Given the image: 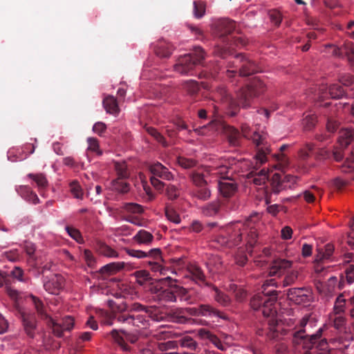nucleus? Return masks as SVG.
I'll return each mask as SVG.
<instances>
[{
    "label": "nucleus",
    "mask_w": 354,
    "mask_h": 354,
    "mask_svg": "<svg viewBox=\"0 0 354 354\" xmlns=\"http://www.w3.org/2000/svg\"><path fill=\"white\" fill-rule=\"evenodd\" d=\"M122 208L133 214H141L144 211L142 205L134 203H125L123 204Z\"/></svg>",
    "instance_id": "8fccbe9b"
},
{
    "label": "nucleus",
    "mask_w": 354,
    "mask_h": 354,
    "mask_svg": "<svg viewBox=\"0 0 354 354\" xmlns=\"http://www.w3.org/2000/svg\"><path fill=\"white\" fill-rule=\"evenodd\" d=\"M70 191L71 194L73 195L74 198L77 199H82L84 196L83 190L79 184V183L76 180L72 181L70 185Z\"/></svg>",
    "instance_id": "de8ad7c7"
},
{
    "label": "nucleus",
    "mask_w": 354,
    "mask_h": 354,
    "mask_svg": "<svg viewBox=\"0 0 354 354\" xmlns=\"http://www.w3.org/2000/svg\"><path fill=\"white\" fill-rule=\"evenodd\" d=\"M333 321L334 327L339 330V335L336 338V340L346 348L349 346L351 340H353V335L346 330L345 327L346 318L342 315H335L330 317Z\"/></svg>",
    "instance_id": "ddd939ff"
},
{
    "label": "nucleus",
    "mask_w": 354,
    "mask_h": 354,
    "mask_svg": "<svg viewBox=\"0 0 354 354\" xmlns=\"http://www.w3.org/2000/svg\"><path fill=\"white\" fill-rule=\"evenodd\" d=\"M287 297L296 304H302L312 300L313 293L310 289L305 287L292 288L287 290Z\"/></svg>",
    "instance_id": "2eb2a0df"
},
{
    "label": "nucleus",
    "mask_w": 354,
    "mask_h": 354,
    "mask_svg": "<svg viewBox=\"0 0 354 354\" xmlns=\"http://www.w3.org/2000/svg\"><path fill=\"white\" fill-rule=\"evenodd\" d=\"M174 293L176 301H177V298H179L181 301H186L187 304L194 303L190 291L188 289L174 284Z\"/></svg>",
    "instance_id": "7c9ffc66"
},
{
    "label": "nucleus",
    "mask_w": 354,
    "mask_h": 354,
    "mask_svg": "<svg viewBox=\"0 0 354 354\" xmlns=\"http://www.w3.org/2000/svg\"><path fill=\"white\" fill-rule=\"evenodd\" d=\"M147 131L162 146L166 147L167 145L164 136L160 133H159L156 129L153 127H147Z\"/></svg>",
    "instance_id": "603ef678"
},
{
    "label": "nucleus",
    "mask_w": 354,
    "mask_h": 354,
    "mask_svg": "<svg viewBox=\"0 0 354 354\" xmlns=\"http://www.w3.org/2000/svg\"><path fill=\"white\" fill-rule=\"evenodd\" d=\"M110 335L114 343L124 351L131 349L128 343L136 344L139 339V335L137 333H131L124 330L113 329Z\"/></svg>",
    "instance_id": "9d476101"
},
{
    "label": "nucleus",
    "mask_w": 354,
    "mask_h": 354,
    "mask_svg": "<svg viewBox=\"0 0 354 354\" xmlns=\"http://www.w3.org/2000/svg\"><path fill=\"white\" fill-rule=\"evenodd\" d=\"M198 335L201 338L208 339L221 351H225L227 348V346L221 342L220 339L209 330L205 328L200 329L198 330Z\"/></svg>",
    "instance_id": "393cba45"
},
{
    "label": "nucleus",
    "mask_w": 354,
    "mask_h": 354,
    "mask_svg": "<svg viewBox=\"0 0 354 354\" xmlns=\"http://www.w3.org/2000/svg\"><path fill=\"white\" fill-rule=\"evenodd\" d=\"M24 331L31 339L35 338L38 332L36 317L34 313L22 312L20 314Z\"/></svg>",
    "instance_id": "f3484780"
},
{
    "label": "nucleus",
    "mask_w": 354,
    "mask_h": 354,
    "mask_svg": "<svg viewBox=\"0 0 354 354\" xmlns=\"http://www.w3.org/2000/svg\"><path fill=\"white\" fill-rule=\"evenodd\" d=\"M214 169L215 167L211 169L210 173L212 174V171ZM209 174V171L201 168L191 171L189 174V177L191 179L192 183L194 185V187H196L198 186L207 185V182L205 178H207Z\"/></svg>",
    "instance_id": "5701e85b"
},
{
    "label": "nucleus",
    "mask_w": 354,
    "mask_h": 354,
    "mask_svg": "<svg viewBox=\"0 0 354 354\" xmlns=\"http://www.w3.org/2000/svg\"><path fill=\"white\" fill-rule=\"evenodd\" d=\"M212 172L214 175H220L221 178L223 179L218 183L221 194L225 198L233 196L237 189L236 184L229 178V174L234 172L233 169L231 167L222 165L215 167Z\"/></svg>",
    "instance_id": "6e6552de"
},
{
    "label": "nucleus",
    "mask_w": 354,
    "mask_h": 354,
    "mask_svg": "<svg viewBox=\"0 0 354 354\" xmlns=\"http://www.w3.org/2000/svg\"><path fill=\"white\" fill-rule=\"evenodd\" d=\"M205 12V4L201 1H194V15L195 17L200 19Z\"/></svg>",
    "instance_id": "09e8293b"
},
{
    "label": "nucleus",
    "mask_w": 354,
    "mask_h": 354,
    "mask_svg": "<svg viewBox=\"0 0 354 354\" xmlns=\"http://www.w3.org/2000/svg\"><path fill=\"white\" fill-rule=\"evenodd\" d=\"M339 122L333 118H328L326 129L328 133H334L338 128Z\"/></svg>",
    "instance_id": "69168bd1"
},
{
    "label": "nucleus",
    "mask_w": 354,
    "mask_h": 354,
    "mask_svg": "<svg viewBox=\"0 0 354 354\" xmlns=\"http://www.w3.org/2000/svg\"><path fill=\"white\" fill-rule=\"evenodd\" d=\"M192 195L198 200L205 201L210 198L211 190L207 185L198 186L192 189Z\"/></svg>",
    "instance_id": "c756f323"
},
{
    "label": "nucleus",
    "mask_w": 354,
    "mask_h": 354,
    "mask_svg": "<svg viewBox=\"0 0 354 354\" xmlns=\"http://www.w3.org/2000/svg\"><path fill=\"white\" fill-rule=\"evenodd\" d=\"M114 168L117 173V178L127 179L129 177V173L128 171L127 165L126 162H115L114 163Z\"/></svg>",
    "instance_id": "49530a36"
},
{
    "label": "nucleus",
    "mask_w": 354,
    "mask_h": 354,
    "mask_svg": "<svg viewBox=\"0 0 354 354\" xmlns=\"http://www.w3.org/2000/svg\"><path fill=\"white\" fill-rule=\"evenodd\" d=\"M205 52L200 46H195L193 52L185 54L178 58L174 66V71L180 74H187L192 71L195 66L201 64L205 58Z\"/></svg>",
    "instance_id": "0eeeda50"
},
{
    "label": "nucleus",
    "mask_w": 354,
    "mask_h": 354,
    "mask_svg": "<svg viewBox=\"0 0 354 354\" xmlns=\"http://www.w3.org/2000/svg\"><path fill=\"white\" fill-rule=\"evenodd\" d=\"M178 341H168L167 342H160L158 344V348L160 351H167L178 348Z\"/></svg>",
    "instance_id": "6e6d98bb"
},
{
    "label": "nucleus",
    "mask_w": 354,
    "mask_h": 354,
    "mask_svg": "<svg viewBox=\"0 0 354 354\" xmlns=\"http://www.w3.org/2000/svg\"><path fill=\"white\" fill-rule=\"evenodd\" d=\"M174 50L173 46L164 41H160L155 48L156 54L160 57H169Z\"/></svg>",
    "instance_id": "2f4dec72"
},
{
    "label": "nucleus",
    "mask_w": 354,
    "mask_h": 354,
    "mask_svg": "<svg viewBox=\"0 0 354 354\" xmlns=\"http://www.w3.org/2000/svg\"><path fill=\"white\" fill-rule=\"evenodd\" d=\"M137 282L142 285L145 282L150 279L149 273L147 270H139L135 273Z\"/></svg>",
    "instance_id": "680f3d73"
},
{
    "label": "nucleus",
    "mask_w": 354,
    "mask_h": 354,
    "mask_svg": "<svg viewBox=\"0 0 354 354\" xmlns=\"http://www.w3.org/2000/svg\"><path fill=\"white\" fill-rule=\"evenodd\" d=\"M66 230L68 235L77 242H80L82 238L80 231L74 227L66 226Z\"/></svg>",
    "instance_id": "774afa93"
},
{
    "label": "nucleus",
    "mask_w": 354,
    "mask_h": 354,
    "mask_svg": "<svg viewBox=\"0 0 354 354\" xmlns=\"http://www.w3.org/2000/svg\"><path fill=\"white\" fill-rule=\"evenodd\" d=\"M223 133L230 147H239L241 145L242 136L237 129L230 125H224Z\"/></svg>",
    "instance_id": "412c9836"
},
{
    "label": "nucleus",
    "mask_w": 354,
    "mask_h": 354,
    "mask_svg": "<svg viewBox=\"0 0 354 354\" xmlns=\"http://www.w3.org/2000/svg\"><path fill=\"white\" fill-rule=\"evenodd\" d=\"M189 277L201 286H211L212 283L206 281V277L202 269L196 264H190L187 267Z\"/></svg>",
    "instance_id": "4be33fe9"
},
{
    "label": "nucleus",
    "mask_w": 354,
    "mask_h": 354,
    "mask_svg": "<svg viewBox=\"0 0 354 354\" xmlns=\"http://www.w3.org/2000/svg\"><path fill=\"white\" fill-rule=\"evenodd\" d=\"M131 325L140 329L146 328L149 326V320L145 315H138L131 316Z\"/></svg>",
    "instance_id": "a19ab883"
},
{
    "label": "nucleus",
    "mask_w": 354,
    "mask_h": 354,
    "mask_svg": "<svg viewBox=\"0 0 354 354\" xmlns=\"http://www.w3.org/2000/svg\"><path fill=\"white\" fill-rule=\"evenodd\" d=\"M153 239V236L149 232L140 230L133 236V240L138 244H149Z\"/></svg>",
    "instance_id": "58836bf2"
},
{
    "label": "nucleus",
    "mask_w": 354,
    "mask_h": 354,
    "mask_svg": "<svg viewBox=\"0 0 354 354\" xmlns=\"http://www.w3.org/2000/svg\"><path fill=\"white\" fill-rule=\"evenodd\" d=\"M227 67V75L232 77L238 72L240 76L246 77L258 72L257 64L241 53L235 56L233 62H229Z\"/></svg>",
    "instance_id": "39448f33"
},
{
    "label": "nucleus",
    "mask_w": 354,
    "mask_h": 354,
    "mask_svg": "<svg viewBox=\"0 0 354 354\" xmlns=\"http://www.w3.org/2000/svg\"><path fill=\"white\" fill-rule=\"evenodd\" d=\"M218 28L221 31L223 37V42L225 44L226 46L221 45H216L214 49V54L215 56L219 57L222 59H225L232 54V48L233 46H244L245 41L241 37H236L235 36H227L224 35H230L235 29V21L229 19H222L218 24Z\"/></svg>",
    "instance_id": "20e7f679"
},
{
    "label": "nucleus",
    "mask_w": 354,
    "mask_h": 354,
    "mask_svg": "<svg viewBox=\"0 0 354 354\" xmlns=\"http://www.w3.org/2000/svg\"><path fill=\"white\" fill-rule=\"evenodd\" d=\"M269 286H276L274 279L265 281L262 287V292L252 297L250 306L255 310H261L265 317H274L277 313L275 304L279 292L276 290H269Z\"/></svg>",
    "instance_id": "7ed1b4c3"
},
{
    "label": "nucleus",
    "mask_w": 354,
    "mask_h": 354,
    "mask_svg": "<svg viewBox=\"0 0 354 354\" xmlns=\"http://www.w3.org/2000/svg\"><path fill=\"white\" fill-rule=\"evenodd\" d=\"M82 257L88 267L93 268L95 266L96 259L91 250L85 249L83 252Z\"/></svg>",
    "instance_id": "5fc2aeb1"
},
{
    "label": "nucleus",
    "mask_w": 354,
    "mask_h": 354,
    "mask_svg": "<svg viewBox=\"0 0 354 354\" xmlns=\"http://www.w3.org/2000/svg\"><path fill=\"white\" fill-rule=\"evenodd\" d=\"M48 324L51 328L53 334L58 337H61L65 332L72 330L74 326V319L71 316H66L61 320H54L49 317Z\"/></svg>",
    "instance_id": "4468645a"
},
{
    "label": "nucleus",
    "mask_w": 354,
    "mask_h": 354,
    "mask_svg": "<svg viewBox=\"0 0 354 354\" xmlns=\"http://www.w3.org/2000/svg\"><path fill=\"white\" fill-rule=\"evenodd\" d=\"M167 218L174 223H179L180 222V218L178 214L171 209H167L165 212Z\"/></svg>",
    "instance_id": "0e129e2a"
},
{
    "label": "nucleus",
    "mask_w": 354,
    "mask_h": 354,
    "mask_svg": "<svg viewBox=\"0 0 354 354\" xmlns=\"http://www.w3.org/2000/svg\"><path fill=\"white\" fill-rule=\"evenodd\" d=\"M220 208V201H214L204 205L202 207V213L206 216H213L219 212Z\"/></svg>",
    "instance_id": "72a5a7b5"
},
{
    "label": "nucleus",
    "mask_w": 354,
    "mask_h": 354,
    "mask_svg": "<svg viewBox=\"0 0 354 354\" xmlns=\"http://www.w3.org/2000/svg\"><path fill=\"white\" fill-rule=\"evenodd\" d=\"M339 142L341 147H346L349 144L354 143V129L346 128L340 132ZM354 169V152L352 151L350 157L346 158L342 170L343 172L348 173Z\"/></svg>",
    "instance_id": "f8f14e48"
},
{
    "label": "nucleus",
    "mask_w": 354,
    "mask_h": 354,
    "mask_svg": "<svg viewBox=\"0 0 354 354\" xmlns=\"http://www.w3.org/2000/svg\"><path fill=\"white\" fill-rule=\"evenodd\" d=\"M242 136L250 138L256 147L255 160L256 164L263 165L268 160V155L271 152L270 145L268 144L266 137L257 131L253 132L251 136H249L250 127L244 124L241 128Z\"/></svg>",
    "instance_id": "423d86ee"
},
{
    "label": "nucleus",
    "mask_w": 354,
    "mask_h": 354,
    "mask_svg": "<svg viewBox=\"0 0 354 354\" xmlns=\"http://www.w3.org/2000/svg\"><path fill=\"white\" fill-rule=\"evenodd\" d=\"M149 170L153 176L158 177L164 180H170L173 178V174L169 169L160 162H156L149 165Z\"/></svg>",
    "instance_id": "b1692460"
},
{
    "label": "nucleus",
    "mask_w": 354,
    "mask_h": 354,
    "mask_svg": "<svg viewBox=\"0 0 354 354\" xmlns=\"http://www.w3.org/2000/svg\"><path fill=\"white\" fill-rule=\"evenodd\" d=\"M28 177L32 179L35 182L40 194H42L41 192L48 185V182L46 176L43 174H28Z\"/></svg>",
    "instance_id": "c9c22d12"
},
{
    "label": "nucleus",
    "mask_w": 354,
    "mask_h": 354,
    "mask_svg": "<svg viewBox=\"0 0 354 354\" xmlns=\"http://www.w3.org/2000/svg\"><path fill=\"white\" fill-rule=\"evenodd\" d=\"M166 191H167V196L169 197V198L170 200H175L180 195L179 190L178 189V188L176 186H174L173 185H169L167 187Z\"/></svg>",
    "instance_id": "e2e57ef3"
},
{
    "label": "nucleus",
    "mask_w": 354,
    "mask_h": 354,
    "mask_svg": "<svg viewBox=\"0 0 354 354\" xmlns=\"http://www.w3.org/2000/svg\"><path fill=\"white\" fill-rule=\"evenodd\" d=\"M314 147L313 143H306L305 147L299 151L300 158L306 160L309 157L310 153L313 150Z\"/></svg>",
    "instance_id": "bf43d9fd"
},
{
    "label": "nucleus",
    "mask_w": 354,
    "mask_h": 354,
    "mask_svg": "<svg viewBox=\"0 0 354 354\" xmlns=\"http://www.w3.org/2000/svg\"><path fill=\"white\" fill-rule=\"evenodd\" d=\"M87 142L88 144L87 149L88 151L95 152L98 156H101L102 154V151L100 149V145L97 138H88L87 139Z\"/></svg>",
    "instance_id": "864d4df0"
},
{
    "label": "nucleus",
    "mask_w": 354,
    "mask_h": 354,
    "mask_svg": "<svg viewBox=\"0 0 354 354\" xmlns=\"http://www.w3.org/2000/svg\"><path fill=\"white\" fill-rule=\"evenodd\" d=\"M124 178H115L111 181V189L120 194H126L130 189V185Z\"/></svg>",
    "instance_id": "473e14b6"
},
{
    "label": "nucleus",
    "mask_w": 354,
    "mask_h": 354,
    "mask_svg": "<svg viewBox=\"0 0 354 354\" xmlns=\"http://www.w3.org/2000/svg\"><path fill=\"white\" fill-rule=\"evenodd\" d=\"M265 91L264 83L259 80H253L250 84L240 89L236 93V99H234L228 93L225 86H219L213 93L212 98L216 102H220L226 106L230 116H235L241 106L247 109L250 106L251 102L256 96Z\"/></svg>",
    "instance_id": "f257e3e1"
},
{
    "label": "nucleus",
    "mask_w": 354,
    "mask_h": 354,
    "mask_svg": "<svg viewBox=\"0 0 354 354\" xmlns=\"http://www.w3.org/2000/svg\"><path fill=\"white\" fill-rule=\"evenodd\" d=\"M354 282V265H348L345 269L344 274H342L340 281L338 283V288L343 289L346 283L351 284Z\"/></svg>",
    "instance_id": "c85d7f7f"
},
{
    "label": "nucleus",
    "mask_w": 354,
    "mask_h": 354,
    "mask_svg": "<svg viewBox=\"0 0 354 354\" xmlns=\"http://www.w3.org/2000/svg\"><path fill=\"white\" fill-rule=\"evenodd\" d=\"M97 250L100 254L106 257L117 258L119 257L118 253L115 250L103 243H99Z\"/></svg>",
    "instance_id": "a18cd8bd"
},
{
    "label": "nucleus",
    "mask_w": 354,
    "mask_h": 354,
    "mask_svg": "<svg viewBox=\"0 0 354 354\" xmlns=\"http://www.w3.org/2000/svg\"><path fill=\"white\" fill-rule=\"evenodd\" d=\"M125 263L124 262H113L102 267L100 272L102 274H111L124 268Z\"/></svg>",
    "instance_id": "e433bc0d"
},
{
    "label": "nucleus",
    "mask_w": 354,
    "mask_h": 354,
    "mask_svg": "<svg viewBox=\"0 0 354 354\" xmlns=\"http://www.w3.org/2000/svg\"><path fill=\"white\" fill-rule=\"evenodd\" d=\"M167 315L171 322L176 324H186L189 322V318L186 317L183 308L171 309Z\"/></svg>",
    "instance_id": "a878e982"
},
{
    "label": "nucleus",
    "mask_w": 354,
    "mask_h": 354,
    "mask_svg": "<svg viewBox=\"0 0 354 354\" xmlns=\"http://www.w3.org/2000/svg\"><path fill=\"white\" fill-rule=\"evenodd\" d=\"M346 93V91L339 84H333L328 88L324 85L319 88L317 93V99L319 101L330 97L332 99H339L342 97Z\"/></svg>",
    "instance_id": "dca6fc26"
},
{
    "label": "nucleus",
    "mask_w": 354,
    "mask_h": 354,
    "mask_svg": "<svg viewBox=\"0 0 354 354\" xmlns=\"http://www.w3.org/2000/svg\"><path fill=\"white\" fill-rule=\"evenodd\" d=\"M64 278L60 274H53L44 281V289L50 294L57 295L63 288Z\"/></svg>",
    "instance_id": "aec40b11"
},
{
    "label": "nucleus",
    "mask_w": 354,
    "mask_h": 354,
    "mask_svg": "<svg viewBox=\"0 0 354 354\" xmlns=\"http://www.w3.org/2000/svg\"><path fill=\"white\" fill-rule=\"evenodd\" d=\"M178 344L190 351H196L198 347V343L190 336L186 335L178 340Z\"/></svg>",
    "instance_id": "79ce46f5"
},
{
    "label": "nucleus",
    "mask_w": 354,
    "mask_h": 354,
    "mask_svg": "<svg viewBox=\"0 0 354 354\" xmlns=\"http://www.w3.org/2000/svg\"><path fill=\"white\" fill-rule=\"evenodd\" d=\"M242 227L243 224L241 222L228 227L216 236L215 241L221 245L229 248L238 245L241 241L243 234L241 232Z\"/></svg>",
    "instance_id": "1a4fd4ad"
},
{
    "label": "nucleus",
    "mask_w": 354,
    "mask_h": 354,
    "mask_svg": "<svg viewBox=\"0 0 354 354\" xmlns=\"http://www.w3.org/2000/svg\"><path fill=\"white\" fill-rule=\"evenodd\" d=\"M308 322V317H304L299 322L300 328L292 334V344L299 349L300 348L312 350L317 349L324 353L328 351V342L326 338H322L323 328H320L316 333L307 335L304 328Z\"/></svg>",
    "instance_id": "f03ea898"
},
{
    "label": "nucleus",
    "mask_w": 354,
    "mask_h": 354,
    "mask_svg": "<svg viewBox=\"0 0 354 354\" xmlns=\"http://www.w3.org/2000/svg\"><path fill=\"white\" fill-rule=\"evenodd\" d=\"M12 279L9 273L5 271H0V288L11 285Z\"/></svg>",
    "instance_id": "338daca9"
},
{
    "label": "nucleus",
    "mask_w": 354,
    "mask_h": 354,
    "mask_svg": "<svg viewBox=\"0 0 354 354\" xmlns=\"http://www.w3.org/2000/svg\"><path fill=\"white\" fill-rule=\"evenodd\" d=\"M31 302L33 304L38 315L41 319H48L49 320L48 315L46 313V306L44 304L43 301L40 300L39 298H37L35 296L31 295L30 296Z\"/></svg>",
    "instance_id": "f704fd0d"
},
{
    "label": "nucleus",
    "mask_w": 354,
    "mask_h": 354,
    "mask_svg": "<svg viewBox=\"0 0 354 354\" xmlns=\"http://www.w3.org/2000/svg\"><path fill=\"white\" fill-rule=\"evenodd\" d=\"M100 316L101 317V322L104 324L111 326L113 323V315L110 313L100 310Z\"/></svg>",
    "instance_id": "13d9d810"
},
{
    "label": "nucleus",
    "mask_w": 354,
    "mask_h": 354,
    "mask_svg": "<svg viewBox=\"0 0 354 354\" xmlns=\"http://www.w3.org/2000/svg\"><path fill=\"white\" fill-rule=\"evenodd\" d=\"M317 118L314 115H307L303 122L304 127L305 130L310 131L311 130L316 124Z\"/></svg>",
    "instance_id": "4d7b16f0"
},
{
    "label": "nucleus",
    "mask_w": 354,
    "mask_h": 354,
    "mask_svg": "<svg viewBox=\"0 0 354 354\" xmlns=\"http://www.w3.org/2000/svg\"><path fill=\"white\" fill-rule=\"evenodd\" d=\"M284 279L283 280V286H290L294 284L298 277H299V271L297 269H292L290 270L287 271L285 274Z\"/></svg>",
    "instance_id": "37998d69"
},
{
    "label": "nucleus",
    "mask_w": 354,
    "mask_h": 354,
    "mask_svg": "<svg viewBox=\"0 0 354 354\" xmlns=\"http://www.w3.org/2000/svg\"><path fill=\"white\" fill-rule=\"evenodd\" d=\"M249 175L251 176L249 177V178H251L254 184L257 185H261L265 184L268 179V173L264 169H261L259 172L254 173L252 171Z\"/></svg>",
    "instance_id": "4c0bfd02"
},
{
    "label": "nucleus",
    "mask_w": 354,
    "mask_h": 354,
    "mask_svg": "<svg viewBox=\"0 0 354 354\" xmlns=\"http://www.w3.org/2000/svg\"><path fill=\"white\" fill-rule=\"evenodd\" d=\"M165 281H168L169 287L163 288L157 284L151 288V290L154 299L160 303L176 302L174 284L173 283L175 280L171 277H167Z\"/></svg>",
    "instance_id": "9b49d317"
},
{
    "label": "nucleus",
    "mask_w": 354,
    "mask_h": 354,
    "mask_svg": "<svg viewBox=\"0 0 354 354\" xmlns=\"http://www.w3.org/2000/svg\"><path fill=\"white\" fill-rule=\"evenodd\" d=\"M131 311L145 312L149 317L153 318V308L151 306H145L139 303H134L131 308Z\"/></svg>",
    "instance_id": "3c124183"
},
{
    "label": "nucleus",
    "mask_w": 354,
    "mask_h": 354,
    "mask_svg": "<svg viewBox=\"0 0 354 354\" xmlns=\"http://www.w3.org/2000/svg\"><path fill=\"white\" fill-rule=\"evenodd\" d=\"M183 88L191 97H194L196 95L200 90L198 82L192 80L185 81L183 84Z\"/></svg>",
    "instance_id": "ea45409f"
},
{
    "label": "nucleus",
    "mask_w": 354,
    "mask_h": 354,
    "mask_svg": "<svg viewBox=\"0 0 354 354\" xmlns=\"http://www.w3.org/2000/svg\"><path fill=\"white\" fill-rule=\"evenodd\" d=\"M200 316L216 317L223 319H226L227 317L221 311L209 304H201L199 306Z\"/></svg>",
    "instance_id": "cd10ccee"
},
{
    "label": "nucleus",
    "mask_w": 354,
    "mask_h": 354,
    "mask_svg": "<svg viewBox=\"0 0 354 354\" xmlns=\"http://www.w3.org/2000/svg\"><path fill=\"white\" fill-rule=\"evenodd\" d=\"M178 162L180 166L185 169H189L194 167L196 164V160L192 158H187L185 157H178Z\"/></svg>",
    "instance_id": "052dcab7"
},
{
    "label": "nucleus",
    "mask_w": 354,
    "mask_h": 354,
    "mask_svg": "<svg viewBox=\"0 0 354 354\" xmlns=\"http://www.w3.org/2000/svg\"><path fill=\"white\" fill-rule=\"evenodd\" d=\"M296 178L295 176L291 175L280 174L275 173L272 175L271 179V185L272 187L273 192L278 194L281 190L286 189L288 187H290V185L287 183H295Z\"/></svg>",
    "instance_id": "a211bd4d"
},
{
    "label": "nucleus",
    "mask_w": 354,
    "mask_h": 354,
    "mask_svg": "<svg viewBox=\"0 0 354 354\" xmlns=\"http://www.w3.org/2000/svg\"><path fill=\"white\" fill-rule=\"evenodd\" d=\"M293 262L284 258L275 259L269 270L270 276H281L292 268Z\"/></svg>",
    "instance_id": "6ab92c4d"
},
{
    "label": "nucleus",
    "mask_w": 354,
    "mask_h": 354,
    "mask_svg": "<svg viewBox=\"0 0 354 354\" xmlns=\"http://www.w3.org/2000/svg\"><path fill=\"white\" fill-rule=\"evenodd\" d=\"M103 106L107 113L118 115L120 112L118 101L113 95H107L103 100Z\"/></svg>",
    "instance_id": "bb28decb"
},
{
    "label": "nucleus",
    "mask_w": 354,
    "mask_h": 354,
    "mask_svg": "<svg viewBox=\"0 0 354 354\" xmlns=\"http://www.w3.org/2000/svg\"><path fill=\"white\" fill-rule=\"evenodd\" d=\"M210 287H212L215 292L214 298L216 302L223 306H227L230 304V299L227 295L221 292L217 287L212 284Z\"/></svg>",
    "instance_id": "c03bdc74"
}]
</instances>
